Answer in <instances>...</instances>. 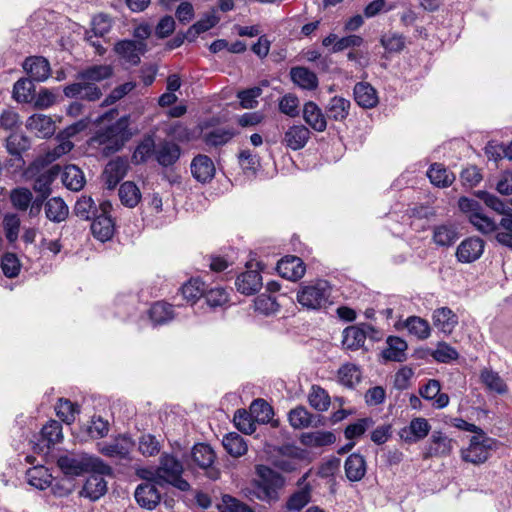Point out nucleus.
Here are the masks:
<instances>
[{
  "label": "nucleus",
  "mask_w": 512,
  "mask_h": 512,
  "mask_svg": "<svg viewBox=\"0 0 512 512\" xmlns=\"http://www.w3.org/2000/svg\"><path fill=\"white\" fill-rule=\"evenodd\" d=\"M477 196L502 216L495 238L500 244L512 248V200L501 199L496 194H477Z\"/></svg>",
  "instance_id": "obj_4"
},
{
  "label": "nucleus",
  "mask_w": 512,
  "mask_h": 512,
  "mask_svg": "<svg viewBox=\"0 0 512 512\" xmlns=\"http://www.w3.org/2000/svg\"><path fill=\"white\" fill-rule=\"evenodd\" d=\"M276 269L281 277L297 281L305 275L306 266L301 258L288 255L278 261Z\"/></svg>",
  "instance_id": "obj_16"
},
{
  "label": "nucleus",
  "mask_w": 512,
  "mask_h": 512,
  "mask_svg": "<svg viewBox=\"0 0 512 512\" xmlns=\"http://www.w3.org/2000/svg\"><path fill=\"white\" fill-rule=\"evenodd\" d=\"M26 479L29 485L39 490L48 488L52 483V475L49 473V470L42 465L30 468L26 472Z\"/></svg>",
  "instance_id": "obj_38"
},
{
  "label": "nucleus",
  "mask_w": 512,
  "mask_h": 512,
  "mask_svg": "<svg viewBox=\"0 0 512 512\" xmlns=\"http://www.w3.org/2000/svg\"><path fill=\"white\" fill-rule=\"evenodd\" d=\"M433 324L446 334H450L458 323V317L448 307H441L433 312Z\"/></svg>",
  "instance_id": "obj_32"
},
{
  "label": "nucleus",
  "mask_w": 512,
  "mask_h": 512,
  "mask_svg": "<svg viewBox=\"0 0 512 512\" xmlns=\"http://www.w3.org/2000/svg\"><path fill=\"white\" fill-rule=\"evenodd\" d=\"M311 136L310 130L303 124L288 127L284 132L282 144L297 151L304 148Z\"/></svg>",
  "instance_id": "obj_17"
},
{
  "label": "nucleus",
  "mask_w": 512,
  "mask_h": 512,
  "mask_svg": "<svg viewBox=\"0 0 512 512\" xmlns=\"http://www.w3.org/2000/svg\"><path fill=\"white\" fill-rule=\"evenodd\" d=\"M57 465L65 475L72 477L88 472L112 473V468L101 458L89 454L62 455Z\"/></svg>",
  "instance_id": "obj_2"
},
{
  "label": "nucleus",
  "mask_w": 512,
  "mask_h": 512,
  "mask_svg": "<svg viewBox=\"0 0 512 512\" xmlns=\"http://www.w3.org/2000/svg\"><path fill=\"white\" fill-rule=\"evenodd\" d=\"M206 304L212 308H224L229 302V293L223 287H214L204 294Z\"/></svg>",
  "instance_id": "obj_54"
},
{
  "label": "nucleus",
  "mask_w": 512,
  "mask_h": 512,
  "mask_svg": "<svg viewBox=\"0 0 512 512\" xmlns=\"http://www.w3.org/2000/svg\"><path fill=\"white\" fill-rule=\"evenodd\" d=\"M404 327L407 329L410 335L416 337L419 340L427 339L431 334V328L429 323L418 316H410L404 322Z\"/></svg>",
  "instance_id": "obj_43"
},
{
  "label": "nucleus",
  "mask_w": 512,
  "mask_h": 512,
  "mask_svg": "<svg viewBox=\"0 0 512 512\" xmlns=\"http://www.w3.org/2000/svg\"><path fill=\"white\" fill-rule=\"evenodd\" d=\"M250 411L258 423L264 424L270 421L273 415L271 406L263 399L254 400Z\"/></svg>",
  "instance_id": "obj_61"
},
{
  "label": "nucleus",
  "mask_w": 512,
  "mask_h": 512,
  "mask_svg": "<svg viewBox=\"0 0 512 512\" xmlns=\"http://www.w3.org/2000/svg\"><path fill=\"white\" fill-rule=\"evenodd\" d=\"M257 479L254 480V493L259 500L274 501L278 490L284 485V478L276 471L265 465L256 467Z\"/></svg>",
  "instance_id": "obj_5"
},
{
  "label": "nucleus",
  "mask_w": 512,
  "mask_h": 512,
  "mask_svg": "<svg viewBox=\"0 0 512 512\" xmlns=\"http://www.w3.org/2000/svg\"><path fill=\"white\" fill-rule=\"evenodd\" d=\"M112 205L109 201L98 200V203L90 195H82L75 203L74 212L83 220H93L101 212L111 211Z\"/></svg>",
  "instance_id": "obj_10"
},
{
  "label": "nucleus",
  "mask_w": 512,
  "mask_h": 512,
  "mask_svg": "<svg viewBox=\"0 0 512 512\" xmlns=\"http://www.w3.org/2000/svg\"><path fill=\"white\" fill-rule=\"evenodd\" d=\"M354 99L356 103L365 109H370L378 104V94L376 89L368 82H359L355 85Z\"/></svg>",
  "instance_id": "obj_26"
},
{
  "label": "nucleus",
  "mask_w": 512,
  "mask_h": 512,
  "mask_svg": "<svg viewBox=\"0 0 512 512\" xmlns=\"http://www.w3.org/2000/svg\"><path fill=\"white\" fill-rule=\"evenodd\" d=\"M35 85L32 79H19L13 87V97L17 102L28 103L34 99Z\"/></svg>",
  "instance_id": "obj_48"
},
{
  "label": "nucleus",
  "mask_w": 512,
  "mask_h": 512,
  "mask_svg": "<svg viewBox=\"0 0 512 512\" xmlns=\"http://www.w3.org/2000/svg\"><path fill=\"white\" fill-rule=\"evenodd\" d=\"M111 211L101 212L91 223V232L93 236L101 241L110 240L115 232V223L110 214Z\"/></svg>",
  "instance_id": "obj_19"
},
{
  "label": "nucleus",
  "mask_w": 512,
  "mask_h": 512,
  "mask_svg": "<svg viewBox=\"0 0 512 512\" xmlns=\"http://www.w3.org/2000/svg\"><path fill=\"white\" fill-rule=\"evenodd\" d=\"M127 171V163L117 158L111 160L105 167L101 179L107 190H113L120 180L125 176Z\"/></svg>",
  "instance_id": "obj_20"
},
{
  "label": "nucleus",
  "mask_w": 512,
  "mask_h": 512,
  "mask_svg": "<svg viewBox=\"0 0 512 512\" xmlns=\"http://www.w3.org/2000/svg\"><path fill=\"white\" fill-rule=\"evenodd\" d=\"M452 450V440L442 432H434L426 448V457L446 456Z\"/></svg>",
  "instance_id": "obj_33"
},
{
  "label": "nucleus",
  "mask_w": 512,
  "mask_h": 512,
  "mask_svg": "<svg viewBox=\"0 0 512 512\" xmlns=\"http://www.w3.org/2000/svg\"><path fill=\"white\" fill-rule=\"evenodd\" d=\"M332 292L330 282L319 278L303 282L297 291L296 300L306 310L319 311L333 304Z\"/></svg>",
  "instance_id": "obj_1"
},
{
  "label": "nucleus",
  "mask_w": 512,
  "mask_h": 512,
  "mask_svg": "<svg viewBox=\"0 0 512 512\" xmlns=\"http://www.w3.org/2000/svg\"><path fill=\"white\" fill-rule=\"evenodd\" d=\"M204 283L199 278H191L181 287L183 297L194 304L200 297H204Z\"/></svg>",
  "instance_id": "obj_55"
},
{
  "label": "nucleus",
  "mask_w": 512,
  "mask_h": 512,
  "mask_svg": "<svg viewBox=\"0 0 512 512\" xmlns=\"http://www.w3.org/2000/svg\"><path fill=\"white\" fill-rule=\"evenodd\" d=\"M133 447L134 442L127 435H119L109 442L98 443V451L110 458L126 459Z\"/></svg>",
  "instance_id": "obj_11"
},
{
  "label": "nucleus",
  "mask_w": 512,
  "mask_h": 512,
  "mask_svg": "<svg viewBox=\"0 0 512 512\" xmlns=\"http://www.w3.org/2000/svg\"><path fill=\"white\" fill-rule=\"evenodd\" d=\"M148 315L154 326L167 324L176 316L173 306L164 301L152 304L148 310Z\"/></svg>",
  "instance_id": "obj_31"
},
{
  "label": "nucleus",
  "mask_w": 512,
  "mask_h": 512,
  "mask_svg": "<svg viewBox=\"0 0 512 512\" xmlns=\"http://www.w3.org/2000/svg\"><path fill=\"white\" fill-rule=\"evenodd\" d=\"M63 92L68 98L87 101H96L102 96L101 89L95 83L86 80H78V82L66 86Z\"/></svg>",
  "instance_id": "obj_12"
},
{
  "label": "nucleus",
  "mask_w": 512,
  "mask_h": 512,
  "mask_svg": "<svg viewBox=\"0 0 512 512\" xmlns=\"http://www.w3.org/2000/svg\"><path fill=\"white\" fill-rule=\"evenodd\" d=\"M182 473V464L174 456L165 454L161 457L155 479L159 484L166 482L181 491H188L190 484L182 478Z\"/></svg>",
  "instance_id": "obj_6"
},
{
  "label": "nucleus",
  "mask_w": 512,
  "mask_h": 512,
  "mask_svg": "<svg viewBox=\"0 0 512 512\" xmlns=\"http://www.w3.org/2000/svg\"><path fill=\"white\" fill-rule=\"evenodd\" d=\"M191 172L197 181L205 183L214 177L215 166L208 156L198 155L192 160Z\"/></svg>",
  "instance_id": "obj_28"
},
{
  "label": "nucleus",
  "mask_w": 512,
  "mask_h": 512,
  "mask_svg": "<svg viewBox=\"0 0 512 512\" xmlns=\"http://www.w3.org/2000/svg\"><path fill=\"white\" fill-rule=\"evenodd\" d=\"M263 285L262 276L258 270H247L239 274L235 281L237 291L244 295L257 293Z\"/></svg>",
  "instance_id": "obj_21"
},
{
  "label": "nucleus",
  "mask_w": 512,
  "mask_h": 512,
  "mask_svg": "<svg viewBox=\"0 0 512 512\" xmlns=\"http://www.w3.org/2000/svg\"><path fill=\"white\" fill-rule=\"evenodd\" d=\"M137 297L132 294L118 295L114 300L116 315L122 319L130 317L136 310Z\"/></svg>",
  "instance_id": "obj_49"
},
{
  "label": "nucleus",
  "mask_w": 512,
  "mask_h": 512,
  "mask_svg": "<svg viewBox=\"0 0 512 512\" xmlns=\"http://www.w3.org/2000/svg\"><path fill=\"white\" fill-rule=\"evenodd\" d=\"M134 497L136 502L147 510H153L160 502L161 496L154 484L150 482L137 486Z\"/></svg>",
  "instance_id": "obj_22"
},
{
  "label": "nucleus",
  "mask_w": 512,
  "mask_h": 512,
  "mask_svg": "<svg viewBox=\"0 0 512 512\" xmlns=\"http://www.w3.org/2000/svg\"><path fill=\"white\" fill-rule=\"evenodd\" d=\"M193 462L201 469L206 471L207 477L217 480L220 477V471L213 464L216 458L214 450L207 444L194 445L191 452Z\"/></svg>",
  "instance_id": "obj_9"
},
{
  "label": "nucleus",
  "mask_w": 512,
  "mask_h": 512,
  "mask_svg": "<svg viewBox=\"0 0 512 512\" xmlns=\"http://www.w3.org/2000/svg\"><path fill=\"white\" fill-rule=\"evenodd\" d=\"M288 420L294 429H303L310 426L312 416L304 407L299 406L289 412Z\"/></svg>",
  "instance_id": "obj_59"
},
{
  "label": "nucleus",
  "mask_w": 512,
  "mask_h": 512,
  "mask_svg": "<svg viewBox=\"0 0 512 512\" xmlns=\"http://www.w3.org/2000/svg\"><path fill=\"white\" fill-rule=\"evenodd\" d=\"M308 402L315 410L323 412L328 410L330 406V396L320 386L313 385L308 394Z\"/></svg>",
  "instance_id": "obj_52"
},
{
  "label": "nucleus",
  "mask_w": 512,
  "mask_h": 512,
  "mask_svg": "<svg viewBox=\"0 0 512 512\" xmlns=\"http://www.w3.org/2000/svg\"><path fill=\"white\" fill-rule=\"evenodd\" d=\"M431 426L427 419L417 417L411 420L409 426L403 428L400 437L408 443H414L424 439L430 432Z\"/></svg>",
  "instance_id": "obj_23"
},
{
  "label": "nucleus",
  "mask_w": 512,
  "mask_h": 512,
  "mask_svg": "<svg viewBox=\"0 0 512 512\" xmlns=\"http://www.w3.org/2000/svg\"><path fill=\"white\" fill-rule=\"evenodd\" d=\"M222 444L227 453L233 457H240L248 450L244 438L235 432L226 434L222 440Z\"/></svg>",
  "instance_id": "obj_45"
},
{
  "label": "nucleus",
  "mask_w": 512,
  "mask_h": 512,
  "mask_svg": "<svg viewBox=\"0 0 512 512\" xmlns=\"http://www.w3.org/2000/svg\"><path fill=\"white\" fill-rule=\"evenodd\" d=\"M43 440L47 441V446L58 443L62 439V425L56 420L49 421L41 430Z\"/></svg>",
  "instance_id": "obj_63"
},
{
  "label": "nucleus",
  "mask_w": 512,
  "mask_h": 512,
  "mask_svg": "<svg viewBox=\"0 0 512 512\" xmlns=\"http://www.w3.org/2000/svg\"><path fill=\"white\" fill-rule=\"evenodd\" d=\"M350 101L343 97H333L327 105V117L334 121H343L347 118Z\"/></svg>",
  "instance_id": "obj_44"
},
{
  "label": "nucleus",
  "mask_w": 512,
  "mask_h": 512,
  "mask_svg": "<svg viewBox=\"0 0 512 512\" xmlns=\"http://www.w3.org/2000/svg\"><path fill=\"white\" fill-rule=\"evenodd\" d=\"M60 167L55 165L51 167L49 170L40 174L34 183V191L35 192H51V185L55 181V179L59 176Z\"/></svg>",
  "instance_id": "obj_58"
},
{
  "label": "nucleus",
  "mask_w": 512,
  "mask_h": 512,
  "mask_svg": "<svg viewBox=\"0 0 512 512\" xmlns=\"http://www.w3.org/2000/svg\"><path fill=\"white\" fill-rule=\"evenodd\" d=\"M233 421L237 429L245 434L254 433L256 425L259 424L250 410H238L234 415Z\"/></svg>",
  "instance_id": "obj_56"
},
{
  "label": "nucleus",
  "mask_w": 512,
  "mask_h": 512,
  "mask_svg": "<svg viewBox=\"0 0 512 512\" xmlns=\"http://www.w3.org/2000/svg\"><path fill=\"white\" fill-rule=\"evenodd\" d=\"M485 243L479 237H468L457 247L456 257L461 263H472L478 260L484 252Z\"/></svg>",
  "instance_id": "obj_13"
},
{
  "label": "nucleus",
  "mask_w": 512,
  "mask_h": 512,
  "mask_svg": "<svg viewBox=\"0 0 512 512\" xmlns=\"http://www.w3.org/2000/svg\"><path fill=\"white\" fill-rule=\"evenodd\" d=\"M336 437L329 431H314L305 433L301 437V442L310 447H323L333 444Z\"/></svg>",
  "instance_id": "obj_47"
},
{
  "label": "nucleus",
  "mask_w": 512,
  "mask_h": 512,
  "mask_svg": "<svg viewBox=\"0 0 512 512\" xmlns=\"http://www.w3.org/2000/svg\"><path fill=\"white\" fill-rule=\"evenodd\" d=\"M26 127L34 131L38 137L46 138L54 134L55 123L51 117L44 114H34L27 120Z\"/></svg>",
  "instance_id": "obj_30"
},
{
  "label": "nucleus",
  "mask_w": 512,
  "mask_h": 512,
  "mask_svg": "<svg viewBox=\"0 0 512 512\" xmlns=\"http://www.w3.org/2000/svg\"><path fill=\"white\" fill-rule=\"evenodd\" d=\"M480 380L489 392L504 394L507 391V385L504 380L497 372L491 369H483L480 373Z\"/></svg>",
  "instance_id": "obj_41"
},
{
  "label": "nucleus",
  "mask_w": 512,
  "mask_h": 512,
  "mask_svg": "<svg viewBox=\"0 0 512 512\" xmlns=\"http://www.w3.org/2000/svg\"><path fill=\"white\" fill-rule=\"evenodd\" d=\"M156 145L151 136L145 137L136 147L132 159L136 164L146 162L153 154L155 155Z\"/></svg>",
  "instance_id": "obj_57"
},
{
  "label": "nucleus",
  "mask_w": 512,
  "mask_h": 512,
  "mask_svg": "<svg viewBox=\"0 0 512 512\" xmlns=\"http://www.w3.org/2000/svg\"><path fill=\"white\" fill-rule=\"evenodd\" d=\"M280 305L276 299L265 293L258 295L254 300V310L264 316H272L279 311Z\"/></svg>",
  "instance_id": "obj_53"
},
{
  "label": "nucleus",
  "mask_w": 512,
  "mask_h": 512,
  "mask_svg": "<svg viewBox=\"0 0 512 512\" xmlns=\"http://www.w3.org/2000/svg\"><path fill=\"white\" fill-rule=\"evenodd\" d=\"M56 412L63 422L70 424L75 420L76 415L79 413V407L68 399H59L56 406Z\"/></svg>",
  "instance_id": "obj_62"
},
{
  "label": "nucleus",
  "mask_w": 512,
  "mask_h": 512,
  "mask_svg": "<svg viewBox=\"0 0 512 512\" xmlns=\"http://www.w3.org/2000/svg\"><path fill=\"white\" fill-rule=\"evenodd\" d=\"M303 119L313 130L317 132H323L326 130V116L315 102L309 101L304 104Z\"/></svg>",
  "instance_id": "obj_27"
},
{
  "label": "nucleus",
  "mask_w": 512,
  "mask_h": 512,
  "mask_svg": "<svg viewBox=\"0 0 512 512\" xmlns=\"http://www.w3.org/2000/svg\"><path fill=\"white\" fill-rule=\"evenodd\" d=\"M180 156V148L177 144L164 141L156 147L155 158L162 166L173 165Z\"/></svg>",
  "instance_id": "obj_37"
},
{
  "label": "nucleus",
  "mask_w": 512,
  "mask_h": 512,
  "mask_svg": "<svg viewBox=\"0 0 512 512\" xmlns=\"http://www.w3.org/2000/svg\"><path fill=\"white\" fill-rule=\"evenodd\" d=\"M290 76L292 81L303 89L314 90L318 87L316 74L306 67H293L290 70Z\"/></svg>",
  "instance_id": "obj_36"
},
{
  "label": "nucleus",
  "mask_w": 512,
  "mask_h": 512,
  "mask_svg": "<svg viewBox=\"0 0 512 512\" xmlns=\"http://www.w3.org/2000/svg\"><path fill=\"white\" fill-rule=\"evenodd\" d=\"M492 448V440L484 435H475L470 439L469 446L462 449L461 456L466 462L479 464L485 462Z\"/></svg>",
  "instance_id": "obj_8"
},
{
  "label": "nucleus",
  "mask_w": 512,
  "mask_h": 512,
  "mask_svg": "<svg viewBox=\"0 0 512 512\" xmlns=\"http://www.w3.org/2000/svg\"><path fill=\"white\" fill-rule=\"evenodd\" d=\"M381 45L389 53H398L405 48V37L401 34L389 32L380 39Z\"/></svg>",
  "instance_id": "obj_60"
},
{
  "label": "nucleus",
  "mask_w": 512,
  "mask_h": 512,
  "mask_svg": "<svg viewBox=\"0 0 512 512\" xmlns=\"http://www.w3.org/2000/svg\"><path fill=\"white\" fill-rule=\"evenodd\" d=\"M431 355L439 363H449L456 360L459 356L457 350L446 342H439Z\"/></svg>",
  "instance_id": "obj_64"
},
{
  "label": "nucleus",
  "mask_w": 512,
  "mask_h": 512,
  "mask_svg": "<svg viewBox=\"0 0 512 512\" xmlns=\"http://www.w3.org/2000/svg\"><path fill=\"white\" fill-rule=\"evenodd\" d=\"M129 117L123 116L110 126L97 132L94 140L102 146V153L110 156L118 152L130 140Z\"/></svg>",
  "instance_id": "obj_3"
},
{
  "label": "nucleus",
  "mask_w": 512,
  "mask_h": 512,
  "mask_svg": "<svg viewBox=\"0 0 512 512\" xmlns=\"http://www.w3.org/2000/svg\"><path fill=\"white\" fill-rule=\"evenodd\" d=\"M346 477L350 481H360L366 473V462L362 455L353 453L344 464Z\"/></svg>",
  "instance_id": "obj_35"
},
{
  "label": "nucleus",
  "mask_w": 512,
  "mask_h": 512,
  "mask_svg": "<svg viewBox=\"0 0 512 512\" xmlns=\"http://www.w3.org/2000/svg\"><path fill=\"white\" fill-rule=\"evenodd\" d=\"M30 148V140L22 134L13 133L6 139V149L9 154L21 159V154Z\"/></svg>",
  "instance_id": "obj_51"
},
{
  "label": "nucleus",
  "mask_w": 512,
  "mask_h": 512,
  "mask_svg": "<svg viewBox=\"0 0 512 512\" xmlns=\"http://www.w3.org/2000/svg\"><path fill=\"white\" fill-rule=\"evenodd\" d=\"M427 176L437 188H446L455 180V175L440 163L432 164L427 171Z\"/></svg>",
  "instance_id": "obj_34"
},
{
  "label": "nucleus",
  "mask_w": 512,
  "mask_h": 512,
  "mask_svg": "<svg viewBox=\"0 0 512 512\" xmlns=\"http://www.w3.org/2000/svg\"><path fill=\"white\" fill-rule=\"evenodd\" d=\"M387 347L382 351V357L388 361L403 362L407 358L408 345L405 340L397 336H389Z\"/></svg>",
  "instance_id": "obj_29"
},
{
  "label": "nucleus",
  "mask_w": 512,
  "mask_h": 512,
  "mask_svg": "<svg viewBox=\"0 0 512 512\" xmlns=\"http://www.w3.org/2000/svg\"><path fill=\"white\" fill-rule=\"evenodd\" d=\"M113 74V68L110 65H94L88 67L77 74V80H86L95 83L108 79Z\"/></svg>",
  "instance_id": "obj_40"
},
{
  "label": "nucleus",
  "mask_w": 512,
  "mask_h": 512,
  "mask_svg": "<svg viewBox=\"0 0 512 512\" xmlns=\"http://www.w3.org/2000/svg\"><path fill=\"white\" fill-rule=\"evenodd\" d=\"M459 208L462 212L467 213L470 223L482 234H497L498 223L489 218L482 211L481 206L477 201L467 197L459 199Z\"/></svg>",
  "instance_id": "obj_7"
},
{
  "label": "nucleus",
  "mask_w": 512,
  "mask_h": 512,
  "mask_svg": "<svg viewBox=\"0 0 512 512\" xmlns=\"http://www.w3.org/2000/svg\"><path fill=\"white\" fill-rule=\"evenodd\" d=\"M23 68L32 80L42 82L50 75V64L47 59L41 56H31L25 59Z\"/></svg>",
  "instance_id": "obj_24"
},
{
  "label": "nucleus",
  "mask_w": 512,
  "mask_h": 512,
  "mask_svg": "<svg viewBox=\"0 0 512 512\" xmlns=\"http://www.w3.org/2000/svg\"><path fill=\"white\" fill-rule=\"evenodd\" d=\"M457 238L458 232L453 224H441L433 229V241L437 246L449 247Z\"/></svg>",
  "instance_id": "obj_39"
},
{
  "label": "nucleus",
  "mask_w": 512,
  "mask_h": 512,
  "mask_svg": "<svg viewBox=\"0 0 512 512\" xmlns=\"http://www.w3.org/2000/svg\"><path fill=\"white\" fill-rule=\"evenodd\" d=\"M419 394L427 401H431L436 409H443L449 404V396L441 393V384L436 379H429L425 385L419 388Z\"/></svg>",
  "instance_id": "obj_18"
},
{
  "label": "nucleus",
  "mask_w": 512,
  "mask_h": 512,
  "mask_svg": "<svg viewBox=\"0 0 512 512\" xmlns=\"http://www.w3.org/2000/svg\"><path fill=\"white\" fill-rule=\"evenodd\" d=\"M90 476L86 479L80 495L96 501L107 492V482L104 476H111L112 473L89 472Z\"/></svg>",
  "instance_id": "obj_15"
},
{
  "label": "nucleus",
  "mask_w": 512,
  "mask_h": 512,
  "mask_svg": "<svg viewBox=\"0 0 512 512\" xmlns=\"http://www.w3.org/2000/svg\"><path fill=\"white\" fill-rule=\"evenodd\" d=\"M366 341V332L358 326H349L343 330L342 344L346 349L357 350Z\"/></svg>",
  "instance_id": "obj_42"
},
{
  "label": "nucleus",
  "mask_w": 512,
  "mask_h": 512,
  "mask_svg": "<svg viewBox=\"0 0 512 512\" xmlns=\"http://www.w3.org/2000/svg\"><path fill=\"white\" fill-rule=\"evenodd\" d=\"M64 187L71 192H79L85 185L86 179L82 170L76 165H67L59 173Z\"/></svg>",
  "instance_id": "obj_25"
},
{
  "label": "nucleus",
  "mask_w": 512,
  "mask_h": 512,
  "mask_svg": "<svg viewBox=\"0 0 512 512\" xmlns=\"http://www.w3.org/2000/svg\"><path fill=\"white\" fill-rule=\"evenodd\" d=\"M338 380L342 385L353 388L361 380L360 369L354 364H344L338 370Z\"/></svg>",
  "instance_id": "obj_50"
},
{
  "label": "nucleus",
  "mask_w": 512,
  "mask_h": 512,
  "mask_svg": "<svg viewBox=\"0 0 512 512\" xmlns=\"http://www.w3.org/2000/svg\"><path fill=\"white\" fill-rule=\"evenodd\" d=\"M115 52L127 63L136 66L140 63V56L147 50V44L142 41L122 40L115 44Z\"/></svg>",
  "instance_id": "obj_14"
},
{
  "label": "nucleus",
  "mask_w": 512,
  "mask_h": 512,
  "mask_svg": "<svg viewBox=\"0 0 512 512\" xmlns=\"http://www.w3.org/2000/svg\"><path fill=\"white\" fill-rule=\"evenodd\" d=\"M68 206L60 197H53L45 204V213L49 220L53 222H61L68 216Z\"/></svg>",
  "instance_id": "obj_46"
}]
</instances>
